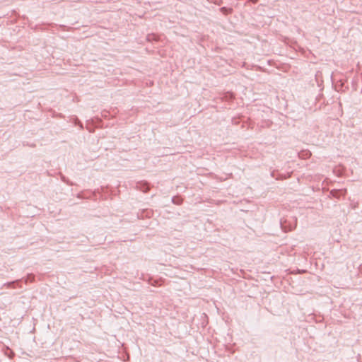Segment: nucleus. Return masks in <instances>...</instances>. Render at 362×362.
I'll return each mask as SVG.
<instances>
[{
  "label": "nucleus",
  "instance_id": "nucleus-2",
  "mask_svg": "<svg viewBox=\"0 0 362 362\" xmlns=\"http://www.w3.org/2000/svg\"><path fill=\"white\" fill-rule=\"evenodd\" d=\"M286 221H283L282 219H281V221H280V224H281V227L283 230H292L295 227H296V223L294 224V226H289L288 227L286 225Z\"/></svg>",
  "mask_w": 362,
  "mask_h": 362
},
{
  "label": "nucleus",
  "instance_id": "nucleus-4",
  "mask_svg": "<svg viewBox=\"0 0 362 362\" xmlns=\"http://www.w3.org/2000/svg\"><path fill=\"white\" fill-rule=\"evenodd\" d=\"M172 202L177 205H180L182 203V199L180 197H173Z\"/></svg>",
  "mask_w": 362,
  "mask_h": 362
},
{
  "label": "nucleus",
  "instance_id": "nucleus-1",
  "mask_svg": "<svg viewBox=\"0 0 362 362\" xmlns=\"http://www.w3.org/2000/svg\"><path fill=\"white\" fill-rule=\"evenodd\" d=\"M136 187L137 189L144 192H147L149 190V186L146 182H138Z\"/></svg>",
  "mask_w": 362,
  "mask_h": 362
},
{
  "label": "nucleus",
  "instance_id": "nucleus-7",
  "mask_svg": "<svg viewBox=\"0 0 362 362\" xmlns=\"http://www.w3.org/2000/svg\"><path fill=\"white\" fill-rule=\"evenodd\" d=\"M252 1H253V2H256V1H257V0H252Z\"/></svg>",
  "mask_w": 362,
  "mask_h": 362
},
{
  "label": "nucleus",
  "instance_id": "nucleus-3",
  "mask_svg": "<svg viewBox=\"0 0 362 362\" xmlns=\"http://www.w3.org/2000/svg\"><path fill=\"white\" fill-rule=\"evenodd\" d=\"M20 283V280H16V281H11V282H7L6 284H4V286L7 287V288H15V285H18L19 287H21V286H19Z\"/></svg>",
  "mask_w": 362,
  "mask_h": 362
},
{
  "label": "nucleus",
  "instance_id": "nucleus-6",
  "mask_svg": "<svg viewBox=\"0 0 362 362\" xmlns=\"http://www.w3.org/2000/svg\"><path fill=\"white\" fill-rule=\"evenodd\" d=\"M34 280V276L33 275H28L27 276V279H25V283H28V281H33Z\"/></svg>",
  "mask_w": 362,
  "mask_h": 362
},
{
  "label": "nucleus",
  "instance_id": "nucleus-5",
  "mask_svg": "<svg viewBox=\"0 0 362 362\" xmlns=\"http://www.w3.org/2000/svg\"><path fill=\"white\" fill-rule=\"evenodd\" d=\"M224 98H226V100H232L233 98V95L232 93H227Z\"/></svg>",
  "mask_w": 362,
  "mask_h": 362
}]
</instances>
